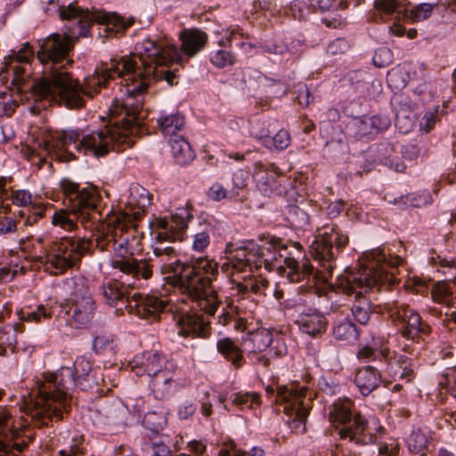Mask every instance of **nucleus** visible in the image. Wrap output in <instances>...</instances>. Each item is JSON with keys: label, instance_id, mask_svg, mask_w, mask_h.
Instances as JSON below:
<instances>
[{"label": "nucleus", "instance_id": "obj_1", "mask_svg": "<svg viewBox=\"0 0 456 456\" xmlns=\"http://www.w3.org/2000/svg\"><path fill=\"white\" fill-rule=\"evenodd\" d=\"M138 49V56L112 60L110 66L101 76L98 74L88 81L91 86H102L115 77L122 79L120 90L126 98L122 102H113L111 113L114 117L124 116L122 121L126 120L131 126H138L140 128L135 131L137 135L143 130V125L137 117L142 109L143 94L148 88L147 80L164 79L171 86L176 84L175 70L159 68L179 63L182 60L176 45L166 37L158 41L146 39Z\"/></svg>", "mask_w": 456, "mask_h": 456}, {"label": "nucleus", "instance_id": "obj_2", "mask_svg": "<svg viewBox=\"0 0 456 456\" xmlns=\"http://www.w3.org/2000/svg\"><path fill=\"white\" fill-rule=\"evenodd\" d=\"M72 48L69 37L52 34L41 45L37 52V59L44 65L42 75L34 80L31 93L36 101L55 102L69 109H79L84 106L83 95L93 97L101 88L106 86H91L88 81L96 75H102L108 68L96 70L80 86L78 80L65 69L63 61H68Z\"/></svg>", "mask_w": 456, "mask_h": 456}, {"label": "nucleus", "instance_id": "obj_3", "mask_svg": "<svg viewBox=\"0 0 456 456\" xmlns=\"http://www.w3.org/2000/svg\"><path fill=\"white\" fill-rule=\"evenodd\" d=\"M129 202V207L125 210L107 214L101 227L96 225L95 235L96 247L102 251H113L114 258L111 265L124 275L131 278L126 286L138 289L142 286L141 281H148L153 275V259L147 257L137 259L133 255L128 256V240L123 237L127 230L136 228L139 221L145 212V205L134 209Z\"/></svg>", "mask_w": 456, "mask_h": 456}, {"label": "nucleus", "instance_id": "obj_4", "mask_svg": "<svg viewBox=\"0 0 456 456\" xmlns=\"http://www.w3.org/2000/svg\"><path fill=\"white\" fill-rule=\"evenodd\" d=\"M122 117H114L110 108V121L104 127L84 135L80 139V134L76 130H64L57 133L51 139L45 140L44 150L49 154H54L56 158L69 161L75 159L71 151H84L95 157L106 156L110 151H124L134 144L135 131L138 126H131L126 120L122 121Z\"/></svg>", "mask_w": 456, "mask_h": 456}, {"label": "nucleus", "instance_id": "obj_5", "mask_svg": "<svg viewBox=\"0 0 456 456\" xmlns=\"http://www.w3.org/2000/svg\"><path fill=\"white\" fill-rule=\"evenodd\" d=\"M92 362L85 356H78L69 367H62L58 372L45 376L33 388L25 411L38 425H46L47 420L62 419L63 412L70 410L69 390L76 384H82L92 371Z\"/></svg>", "mask_w": 456, "mask_h": 456}, {"label": "nucleus", "instance_id": "obj_6", "mask_svg": "<svg viewBox=\"0 0 456 456\" xmlns=\"http://www.w3.org/2000/svg\"><path fill=\"white\" fill-rule=\"evenodd\" d=\"M163 274H172L178 291L185 296L205 314L213 316L221 305L213 281L219 274L218 263L208 256L198 257L188 262L165 260L159 262Z\"/></svg>", "mask_w": 456, "mask_h": 456}, {"label": "nucleus", "instance_id": "obj_7", "mask_svg": "<svg viewBox=\"0 0 456 456\" xmlns=\"http://www.w3.org/2000/svg\"><path fill=\"white\" fill-rule=\"evenodd\" d=\"M59 190L63 197L64 208L57 209L52 216V224L71 232L77 223L86 230L94 231L102 219V196L93 186L81 187L69 178H62Z\"/></svg>", "mask_w": 456, "mask_h": 456}, {"label": "nucleus", "instance_id": "obj_8", "mask_svg": "<svg viewBox=\"0 0 456 456\" xmlns=\"http://www.w3.org/2000/svg\"><path fill=\"white\" fill-rule=\"evenodd\" d=\"M361 263L364 268L363 277L354 278L352 288H359L367 292L379 284L394 283L395 270L403 263V259L397 255L389 256L387 258L384 249L377 248L366 252L362 256Z\"/></svg>", "mask_w": 456, "mask_h": 456}, {"label": "nucleus", "instance_id": "obj_9", "mask_svg": "<svg viewBox=\"0 0 456 456\" xmlns=\"http://www.w3.org/2000/svg\"><path fill=\"white\" fill-rule=\"evenodd\" d=\"M311 245V254L324 269V278H330L338 255L347 247L349 237L337 225H324Z\"/></svg>", "mask_w": 456, "mask_h": 456}, {"label": "nucleus", "instance_id": "obj_10", "mask_svg": "<svg viewBox=\"0 0 456 456\" xmlns=\"http://www.w3.org/2000/svg\"><path fill=\"white\" fill-rule=\"evenodd\" d=\"M91 245L90 239L63 237L50 247L45 266L54 275L62 274L81 261Z\"/></svg>", "mask_w": 456, "mask_h": 456}, {"label": "nucleus", "instance_id": "obj_11", "mask_svg": "<svg viewBox=\"0 0 456 456\" xmlns=\"http://www.w3.org/2000/svg\"><path fill=\"white\" fill-rule=\"evenodd\" d=\"M307 387L298 384L277 387L276 403L283 405V412L291 419L289 428L296 433L305 431V422L309 414L310 402L305 403Z\"/></svg>", "mask_w": 456, "mask_h": 456}, {"label": "nucleus", "instance_id": "obj_12", "mask_svg": "<svg viewBox=\"0 0 456 456\" xmlns=\"http://www.w3.org/2000/svg\"><path fill=\"white\" fill-rule=\"evenodd\" d=\"M387 310L393 323L403 338L419 343L431 333V326L410 305L394 302Z\"/></svg>", "mask_w": 456, "mask_h": 456}, {"label": "nucleus", "instance_id": "obj_13", "mask_svg": "<svg viewBox=\"0 0 456 456\" xmlns=\"http://www.w3.org/2000/svg\"><path fill=\"white\" fill-rule=\"evenodd\" d=\"M76 19L78 20L80 28H89L94 23L104 26H120L121 28H127L135 23L134 17H129L126 20L117 12H108L95 8H92L91 10L82 8L77 4V2L62 5L60 12V20L70 21Z\"/></svg>", "mask_w": 456, "mask_h": 456}, {"label": "nucleus", "instance_id": "obj_14", "mask_svg": "<svg viewBox=\"0 0 456 456\" xmlns=\"http://www.w3.org/2000/svg\"><path fill=\"white\" fill-rule=\"evenodd\" d=\"M70 301L68 314L71 325L77 329L87 326L94 316L96 306L84 281L74 282Z\"/></svg>", "mask_w": 456, "mask_h": 456}, {"label": "nucleus", "instance_id": "obj_15", "mask_svg": "<svg viewBox=\"0 0 456 456\" xmlns=\"http://www.w3.org/2000/svg\"><path fill=\"white\" fill-rule=\"evenodd\" d=\"M191 218V207L189 204L176 208L169 218H157L154 222L155 228L159 230L156 233V240L160 242L182 241L185 237L188 223Z\"/></svg>", "mask_w": 456, "mask_h": 456}, {"label": "nucleus", "instance_id": "obj_16", "mask_svg": "<svg viewBox=\"0 0 456 456\" xmlns=\"http://www.w3.org/2000/svg\"><path fill=\"white\" fill-rule=\"evenodd\" d=\"M258 240L260 244L248 242L247 246L252 257L257 261L258 267L264 266L270 271L273 268V262L281 257V252L288 248V242L270 233L260 234Z\"/></svg>", "mask_w": 456, "mask_h": 456}, {"label": "nucleus", "instance_id": "obj_17", "mask_svg": "<svg viewBox=\"0 0 456 456\" xmlns=\"http://www.w3.org/2000/svg\"><path fill=\"white\" fill-rule=\"evenodd\" d=\"M221 269L238 287V282H243L254 270L260 268L257 265V261L252 257L248 246H245L235 250L232 256L227 257Z\"/></svg>", "mask_w": 456, "mask_h": 456}, {"label": "nucleus", "instance_id": "obj_18", "mask_svg": "<svg viewBox=\"0 0 456 456\" xmlns=\"http://www.w3.org/2000/svg\"><path fill=\"white\" fill-rule=\"evenodd\" d=\"M338 435L340 439H348L359 445L371 444L378 440L376 432L360 412H354V417L338 430Z\"/></svg>", "mask_w": 456, "mask_h": 456}, {"label": "nucleus", "instance_id": "obj_19", "mask_svg": "<svg viewBox=\"0 0 456 456\" xmlns=\"http://www.w3.org/2000/svg\"><path fill=\"white\" fill-rule=\"evenodd\" d=\"M410 6V0L374 1V8L379 19L388 23V28H405V15Z\"/></svg>", "mask_w": 456, "mask_h": 456}, {"label": "nucleus", "instance_id": "obj_20", "mask_svg": "<svg viewBox=\"0 0 456 456\" xmlns=\"http://www.w3.org/2000/svg\"><path fill=\"white\" fill-rule=\"evenodd\" d=\"M167 302L153 295L134 293L127 298L126 308L142 318H156L166 307Z\"/></svg>", "mask_w": 456, "mask_h": 456}, {"label": "nucleus", "instance_id": "obj_21", "mask_svg": "<svg viewBox=\"0 0 456 456\" xmlns=\"http://www.w3.org/2000/svg\"><path fill=\"white\" fill-rule=\"evenodd\" d=\"M379 354L387 364L388 371L407 382L411 381L415 377L412 360L405 355L398 354L391 351L388 346H381Z\"/></svg>", "mask_w": 456, "mask_h": 456}, {"label": "nucleus", "instance_id": "obj_22", "mask_svg": "<svg viewBox=\"0 0 456 456\" xmlns=\"http://www.w3.org/2000/svg\"><path fill=\"white\" fill-rule=\"evenodd\" d=\"M177 324L183 336L207 338L210 335V323L196 313H185L177 316Z\"/></svg>", "mask_w": 456, "mask_h": 456}, {"label": "nucleus", "instance_id": "obj_23", "mask_svg": "<svg viewBox=\"0 0 456 456\" xmlns=\"http://www.w3.org/2000/svg\"><path fill=\"white\" fill-rule=\"evenodd\" d=\"M354 384L363 396L369 395L382 382L381 372L371 365H365L356 370Z\"/></svg>", "mask_w": 456, "mask_h": 456}, {"label": "nucleus", "instance_id": "obj_24", "mask_svg": "<svg viewBox=\"0 0 456 456\" xmlns=\"http://www.w3.org/2000/svg\"><path fill=\"white\" fill-rule=\"evenodd\" d=\"M297 323L302 332L311 337L322 335L328 328L327 318L319 311L302 313Z\"/></svg>", "mask_w": 456, "mask_h": 456}, {"label": "nucleus", "instance_id": "obj_25", "mask_svg": "<svg viewBox=\"0 0 456 456\" xmlns=\"http://www.w3.org/2000/svg\"><path fill=\"white\" fill-rule=\"evenodd\" d=\"M182 52L191 57L203 49L208 36L203 30H182L179 35Z\"/></svg>", "mask_w": 456, "mask_h": 456}, {"label": "nucleus", "instance_id": "obj_26", "mask_svg": "<svg viewBox=\"0 0 456 456\" xmlns=\"http://www.w3.org/2000/svg\"><path fill=\"white\" fill-rule=\"evenodd\" d=\"M217 352L235 369L240 368L244 363L243 351L232 338H223L216 342Z\"/></svg>", "mask_w": 456, "mask_h": 456}, {"label": "nucleus", "instance_id": "obj_27", "mask_svg": "<svg viewBox=\"0 0 456 456\" xmlns=\"http://www.w3.org/2000/svg\"><path fill=\"white\" fill-rule=\"evenodd\" d=\"M354 403L351 399H338L330 406L329 419L334 426H343L354 417Z\"/></svg>", "mask_w": 456, "mask_h": 456}, {"label": "nucleus", "instance_id": "obj_28", "mask_svg": "<svg viewBox=\"0 0 456 456\" xmlns=\"http://www.w3.org/2000/svg\"><path fill=\"white\" fill-rule=\"evenodd\" d=\"M173 372L167 368L149 375V387L156 398L163 399L168 394L173 382Z\"/></svg>", "mask_w": 456, "mask_h": 456}, {"label": "nucleus", "instance_id": "obj_29", "mask_svg": "<svg viewBox=\"0 0 456 456\" xmlns=\"http://www.w3.org/2000/svg\"><path fill=\"white\" fill-rule=\"evenodd\" d=\"M171 153L180 165L189 164L195 158L194 151L189 142L182 135L169 139Z\"/></svg>", "mask_w": 456, "mask_h": 456}, {"label": "nucleus", "instance_id": "obj_30", "mask_svg": "<svg viewBox=\"0 0 456 456\" xmlns=\"http://www.w3.org/2000/svg\"><path fill=\"white\" fill-rule=\"evenodd\" d=\"M102 293L110 305H117L118 302H124L127 305V298H131L127 294L125 284L117 280H111L102 284Z\"/></svg>", "mask_w": 456, "mask_h": 456}, {"label": "nucleus", "instance_id": "obj_31", "mask_svg": "<svg viewBox=\"0 0 456 456\" xmlns=\"http://www.w3.org/2000/svg\"><path fill=\"white\" fill-rule=\"evenodd\" d=\"M274 0H255L252 4L251 9V16L252 20L250 23L252 26L263 27L266 28L267 27L274 26V23L270 21L265 13L261 14V12H272L275 9Z\"/></svg>", "mask_w": 456, "mask_h": 456}, {"label": "nucleus", "instance_id": "obj_32", "mask_svg": "<svg viewBox=\"0 0 456 456\" xmlns=\"http://www.w3.org/2000/svg\"><path fill=\"white\" fill-rule=\"evenodd\" d=\"M159 127L165 136L170 138L179 136L177 132L181 131L184 126V118L179 114H172L160 117L158 119Z\"/></svg>", "mask_w": 456, "mask_h": 456}, {"label": "nucleus", "instance_id": "obj_33", "mask_svg": "<svg viewBox=\"0 0 456 456\" xmlns=\"http://www.w3.org/2000/svg\"><path fill=\"white\" fill-rule=\"evenodd\" d=\"M436 6L437 4L428 3H421L413 6L411 5L406 11L405 25L426 20L432 15L434 9Z\"/></svg>", "mask_w": 456, "mask_h": 456}, {"label": "nucleus", "instance_id": "obj_34", "mask_svg": "<svg viewBox=\"0 0 456 456\" xmlns=\"http://www.w3.org/2000/svg\"><path fill=\"white\" fill-rule=\"evenodd\" d=\"M270 287L269 281L261 276L248 278L243 282H238V290L241 293L251 292L267 296L269 295Z\"/></svg>", "mask_w": 456, "mask_h": 456}, {"label": "nucleus", "instance_id": "obj_35", "mask_svg": "<svg viewBox=\"0 0 456 456\" xmlns=\"http://www.w3.org/2000/svg\"><path fill=\"white\" fill-rule=\"evenodd\" d=\"M141 359L140 363L148 376L166 368L165 357L157 351H145L142 354Z\"/></svg>", "mask_w": 456, "mask_h": 456}, {"label": "nucleus", "instance_id": "obj_36", "mask_svg": "<svg viewBox=\"0 0 456 456\" xmlns=\"http://www.w3.org/2000/svg\"><path fill=\"white\" fill-rule=\"evenodd\" d=\"M452 295V289L450 284L446 281H437L431 289L433 300L449 307L456 305L455 297Z\"/></svg>", "mask_w": 456, "mask_h": 456}, {"label": "nucleus", "instance_id": "obj_37", "mask_svg": "<svg viewBox=\"0 0 456 456\" xmlns=\"http://www.w3.org/2000/svg\"><path fill=\"white\" fill-rule=\"evenodd\" d=\"M17 315L21 322L37 323L42 320L51 319L52 311L43 305H37L36 310H31L30 306H24L17 312Z\"/></svg>", "mask_w": 456, "mask_h": 456}, {"label": "nucleus", "instance_id": "obj_38", "mask_svg": "<svg viewBox=\"0 0 456 456\" xmlns=\"http://www.w3.org/2000/svg\"><path fill=\"white\" fill-rule=\"evenodd\" d=\"M362 290L355 293L356 301L352 306V314L354 319L361 324H366L370 316V300L363 297Z\"/></svg>", "mask_w": 456, "mask_h": 456}, {"label": "nucleus", "instance_id": "obj_39", "mask_svg": "<svg viewBox=\"0 0 456 456\" xmlns=\"http://www.w3.org/2000/svg\"><path fill=\"white\" fill-rule=\"evenodd\" d=\"M333 336L336 339L352 342L358 338L359 331L350 321L345 320L333 327Z\"/></svg>", "mask_w": 456, "mask_h": 456}, {"label": "nucleus", "instance_id": "obj_40", "mask_svg": "<svg viewBox=\"0 0 456 456\" xmlns=\"http://www.w3.org/2000/svg\"><path fill=\"white\" fill-rule=\"evenodd\" d=\"M213 228L208 224H200L193 235L192 249L203 253L210 244Z\"/></svg>", "mask_w": 456, "mask_h": 456}, {"label": "nucleus", "instance_id": "obj_41", "mask_svg": "<svg viewBox=\"0 0 456 456\" xmlns=\"http://www.w3.org/2000/svg\"><path fill=\"white\" fill-rule=\"evenodd\" d=\"M232 402L241 410L252 409L261 404V395L256 392H238L232 395Z\"/></svg>", "mask_w": 456, "mask_h": 456}, {"label": "nucleus", "instance_id": "obj_42", "mask_svg": "<svg viewBox=\"0 0 456 456\" xmlns=\"http://www.w3.org/2000/svg\"><path fill=\"white\" fill-rule=\"evenodd\" d=\"M21 427H23V425H20L17 428L14 425L12 426L10 428L11 437L9 442H5L0 439V452L9 454L12 452L13 449L20 452L27 447V444L24 442L17 443L12 441V438H16L20 436V428Z\"/></svg>", "mask_w": 456, "mask_h": 456}, {"label": "nucleus", "instance_id": "obj_43", "mask_svg": "<svg viewBox=\"0 0 456 456\" xmlns=\"http://www.w3.org/2000/svg\"><path fill=\"white\" fill-rule=\"evenodd\" d=\"M5 69L7 71L12 72V83L14 85L22 84L30 74V64L28 63L11 61Z\"/></svg>", "mask_w": 456, "mask_h": 456}, {"label": "nucleus", "instance_id": "obj_44", "mask_svg": "<svg viewBox=\"0 0 456 456\" xmlns=\"http://www.w3.org/2000/svg\"><path fill=\"white\" fill-rule=\"evenodd\" d=\"M428 442L427 436L420 430L412 431L407 440L410 451L414 453L423 452L428 446Z\"/></svg>", "mask_w": 456, "mask_h": 456}, {"label": "nucleus", "instance_id": "obj_45", "mask_svg": "<svg viewBox=\"0 0 456 456\" xmlns=\"http://www.w3.org/2000/svg\"><path fill=\"white\" fill-rule=\"evenodd\" d=\"M84 437L76 436L72 440V444L69 450H61L57 456H85L86 449L84 446Z\"/></svg>", "mask_w": 456, "mask_h": 456}, {"label": "nucleus", "instance_id": "obj_46", "mask_svg": "<svg viewBox=\"0 0 456 456\" xmlns=\"http://www.w3.org/2000/svg\"><path fill=\"white\" fill-rule=\"evenodd\" d=\"M16 338L11 330H0V356H4L7 350L14 351Z\"/></svg>", "mask_w": 456, "mask_h": 456}, {"label": "nucleus", "instance_id": "obj_47", "mask_svg": "<svg viewBox=\"0 0 456 456\" xmlns=\"http://www.w3.org/2000/svg\"><path fill=\"white\" fill-rule=\"evenodd\" d=\"M272 341L273 338L270 333L265 331L256 333L252 338L254 350L251 351V354H256V352L261 353L265 351L271 345Z\"/></svg>", "mask_w": 456, "mask_h": 456}, {"label": "nucleus", "instance_id": "obj_48", "mask_svg": "<svg viewBox=\"0 0 456 456\" xmlns=\"http://www.w3.org/2000/svg\"><path fill=\"white\" fill-rule=\"evenodd\" d=\"M145 450L151 451V456H170L171 451L162 440L151 441L145 444Z\"/></svg>", "mask_w": 456, "mask_h": 456}, {"label": "nucleus", "instance_id": "obj_49", "mask_svg": "<svg viewBox=\"0 0 456 456\" xmlns=\"http://www.w3.org/2000/svg\"><path fill=\"white\" fill-rule=\"evenodd\" d=\"M211 62L217 68H224L234 63V57L230 52L220 50L211 57Z\"/></svg>", "mask_w": 456, "mask_h": 456}, {"label": "nucleus", "instance_id": "obj_50", "mask_svg": "<svg viewBox=\"0 0 456 456\" xmlns=\"http://www.w3.org/2000/svg\"><path fill=\"white\" fill-rule=\"evenodd\" d=\"M322 21L326 25V27H331L333 28L347 26L346 18L343 17L341 13L334 12L328 13L323 19H322Z\"/></svg>", "mask_w": 456, "mask_h": 456}, {"label": "nucleus", "instance_id": "obj_51", "mask_svg": "<svg viewBox=\"0 0 456 456\" xmlns=\"http://www.w3.org/2000/svg\"><path fill=\"white\" fill-rule=\"evenodd\" d=\"M284 265L289 269L287 277L291 282H297L300 281L299 263L293 257H286L284 259Z\"/></svg>", "mask_w": 456, "mask_h": 456}, {"label": "nucleus", "instance_id": "obj_52", "mask_svg": "<svg viewBox=\"0 0 456 456\" xmlns=\"http://www.w3.org/2000/svg\"><path fill=\"white\" fill-rule=\"evenodd\" d=\"M153 255L155 259H153V264L155 262H164L165 260H172L176 256V251L173 247H155L153 248Z\"/></svg>", "mask_w": 456, "mask_h": 456}, {"label": "nucleus", "instance_id": "obj_53", "mask_svg": "<svg viewBox=\"0 0 456 456\" xmlns=\"http://www.w3.org/2000/svg\"><path fill=\"white\" fill-rule=\"evenodd\" d=\"M11 197L12 203L20 207H27L32 203V195L26 190L13 191Z\"/></svg>", "mask_w": 456, "mask_h": 456}, {"label": "nucleus", "instance_id": "obj_54", "mask_svg": "<svg viewBox=\"0 0 456 456\" xmlns=\"http://www.w3.org/2000/svg\"><path fill=\"white\" fill-rule=\"evenodd\" d=\"M290 135L288 131L281 129L273 137V146L275 150L282 151L290 144Z\"/></svg>", "mask_w": 456, "mask_h": 456}, {"label": "nucleus", "instance_id": "obj_55", "mask_svg": "<svg viewBox=\"0 0 456 456\" xmlns=\"http://www.w3.org/2000/svg\"><path fill=\"white\" fill-rule=\"evenodd\" d=\"M208 197L214 201H220L227 197V191L222 184L216 183L208 189Z\"/></svg>", "mask_w": 456, "mask_h": 456}, {"label": "nucleus", "instance_id": "obj_56", "mask_svg": "<svg viewBox=\"0 0 456 456\" xmlns=\"http://www.w3.org/2000/svg\"><path fill=\"white\" fill-rule=\"evenodd\" d=\"M391 53L386 48H381L376 51L373 56V62L378 67H385L390 62Z\"/></svg>", "mask_w": 456, "mask_h": 456}, {"label": "nucleus", "instance_id": "obj_57", "mask_svg": "<svg viewBox=\"0 0 456 456\" xmlns=\"http://www.w3.org/2000/svg\"><path fill=\"white\" fill-rule=\"evenodd\" d=\"M248 180V173L243 169H240L233 174L232 183L233 187L242 190L247 187Z\"/></svg>", "mask_w": 456, "mask_h": 456}, {"label": "nucleus", "instance_id": "obj_58", "mask_svg": "<svg viewBox=\"0 0 456 456\" xmlns=\"http://www.w3.org/2000/svg\"><path fill=\"white\" fill-rule=\"evenodd\" d=\"M11 96L7 93L0 94V117L10 116L12 112Z\"/></svg>", "mask_w": 456, "mask_h": 456}, {"label": "nucleus", "instance_id": "obj_59", "mask_svg": "<svg viewBox=\"0 0 456 456\" xmlns=\"http://www.w3.org/2000/svg\"><path fill=\"white\" fill-rule=\"evenodd\" d=\"M18 222L12 217L0 219V234H8L17 231Z\"/></svg>", "mask_w": 456, "mask_h": 456}, {"label": "nucleus", "instance_id": "obj_60", "mask_svg": "<svg viewBox=\"0 0 456 456\" xmlns=\"http://www.w3.org/2000/svg\"><path fill=\"white\" fill-rule=\"evenodd\" d=\"M348 49V44L343 38H338L329 45L328 50L331 54L343 53Z\"/></svg>", "mask_w": 456, "mask_h": 456}, {"label": "nucleus", "instance_id": "obj_61", "mask_svg": "<svg viewBox=\"0 0 456 456\" xmlns=\"http://www.w3.org/2000/svg\"><path fill=\"white\" fill-rule=\"evenodd\" d=\"M234 314L232 310V305L231 304H228L226 307L223 309L222 314L218 315L217 323L220 324L221 326H226L232 322Z\"/></svg>", "mask_w": 456, "mask_h": 456}, {"label": "nucleus", "instance_id": "obj_62", "mask_svg": "<svg viewBox=\"0 0 456 456\" xmlns=\"http://www.w3.org/2000/svg\"><path fill=\"white\" fill-rule=\"evenodd\" d=\"M436 121V115L432 111H428L422 118L421 127L426 133H428L434 128Z\"/></svg>", "mask_w": 456, "mask_h": 456}, {"label": "nucleus", "instance_id": "obj_63", "mask_svg": "<svg viewBox=\"0 0 456 456\" xmlns=\"http://www.w3.org/2000/svg\"><path fill=\"white\" fill-rule=\"evenodd\" d=\"M398 452V445L393 444H383L379 448V454L382 456H396Z\"/></svg>", "mask_w": 456, "mask_h": 456}, {"label": "nucleus", "instance_id": "obj_64", "mask_svg": "<svg viewBox=\"0 0 456 456\" xmlns=\"http://www.w3.org/2000/svg\"><path fill=\"white\" fill-rule=\"evenodd\" d=\"M239 451L233 443L225 444L218 452V456H239Z\"/></svg>", "mask_w": 456, "mask_h": 456}]
</instances>
